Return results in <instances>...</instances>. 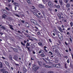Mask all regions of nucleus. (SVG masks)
<instances>
[{
	"label": "nucleus",
	"mask_w": 73,
	"mask_h": 73,
	"mask_svg": "<svg viewBox=\"0 0 73 73\" xmlns=\"http://www.w3.org/2000/svg\"><path fill=\"white\" fill-rule=\"evenodd\" d=\"M3 73H9L7 71H4V72H3Z\"/></svg>",
	"instance_id": "45"
},
{
	"label": "nucleus",
	"mask_w": 73,
	"mask_h": 73,
	"mask_svg": "<svg viewBox=\"0 0 73 73\" xmlns=\"http://www.w3.org/2000/svg\"><path fill=\"white\" fill-rule=\"evenodd\" d=\"M70 66L72 68H73V65L72 64V63L71 62H70Z\"/></svg>",
	"instance_id": "40"
},
{
	"label": "nucleus",
	"mask_w": 73,
	"mask_h": 73,
	"mask_svg": "<svg viewBox=\"0 0 73 73\" xmlns=\"http://www.w3.org/2000/svg\"><path fill=\"white\" fill-rule=\"evenodd\" d=\"M65 42V44H66V45H68V43H67L66 42Z\"/></svg>",
	"instance_id": "56"
},
{
	"label": "nucleus",
	"mask_w": 73,
	"mask_h": 73,
	"mask_svg": "<svg viewBox=\"0 0 73 73\" xmlns=\"http://www.w3.org/2000/svg\"><path fill=\"white\" fill-rule=\"evenodd\" d=\"M39 68V67H37L36 69H35L34 71V72H36V70H37Z\"/></svg>",
	"instance_id": "16"
},
{
	"label": "nucleus",
	"mask_w": 73,
	"mask_h": 73,
	"mask_svg": "<svg viewBox=\"0 0 73 73\" xmlns=\"http://www.w3.org/2000/svg\"><path fill=\"white\" fill-rule=\"evenodd\" d=\"M58 42L59 43V44L58 43H56V44L58 46H60V45L61 44V41H60V40H58Z\"/></svg>",
	"instance_id": "8"
},
{
	"label": "nucleus",
	"mask_w": 73,
	"mask_h": 73,
	"mask_svg": "<svg viewBox=\"0 0 73 73\" xmlns=\"http://www.w3.org/2000/svg\"><path fill=\"white\" fill-rule=\"evenodd\" d=\"M21 44L22 45H23V46H25V44H24L23 42H21Z\"/></svg>",
	"instance_id": "36"
},
{
	"label": "nucleus",
	"mask_w": 73,
	"mask_h": 73,
	"mask_svg": "<svg viewBox=\"0 0 73 73\" xmlns=\"http://www.w3.org/2000/svg\"><path fill=\"white\" fill-rule=\"evenodd\" d=\"M42 14L44 16L45 15V13H44V11H42Z\"/></svg>",
	"instance_id": "29"
},
{
	"label": "nucleus",
	"mask_w": 73,
	"mask_h": 73,
	"mask_svg": "<svg viewBox=\"0 0 73 73\" xmlns=\"http://www.w3.org/2000/svg\"><path fill=\"white\" fill-rule=\"evenodd\" d=\"M55 62H56V63H57V62H58V60H56L55 61Z\"/></svg>",
	"instance_id": "42"
},
{
	"label": "nucleus",
	"mask_w": 73,
	"mask_h": 73,
	"mask_svg": "<svg viewBox=\"0 0 73 73\" xmlns=\"http://www.w3.org/2000/svg\"><path fill=\"white\" fill-rule=\"evenodd\" d=\"M5 64L7 65L8 66V65H9V63H8V62H6Z\"/></svg>",
	"instance_id": "37"
},
{
	"label": "nucleus",
	"mask_w": 73,
	"mask_h": 73,
	"mask_svg": "<svg viewBox=\"0 0 73 73\" xmlns=\"http://www.w3.org/2000/svg\"><path fill=\"white\" fill-rule=\"evenodd\" d=\"M29 46V43H27L26 44V46Z\"/></svg>",
	"instance_id": "44"
},
{
	"label": "nucleus",
	"mask_w": 73,
	"mask_h": 73,
	"mask_svg": "<svg viewBox=\"0 0 73 73\" xmlns=\"http://www.w3.org/2000/svg\"><path fill=\"white\" fill-rule=\"evenodd\" d=\"M23 72L24 73H25V72H27V69L25 68V67H24L23 68Z\"/></svg>",
	"instance_id": "22"
},
{
	"label": "nucleus",
	"mask_w": 73,
	"mask_h": 73,
	"mask_svg": "<svg viewBox=\"0 0 73 73\" xmlns=\"http://www.w3.org/2000/svg\"><path fill=\"white\" fill-rule=\"evenodd\" d=\"M70 25H71V27H73V22H71L70 23Z\"/></svg>",
	"instance_id": "21"
},
{
	"label": "nucleus",
	"mask_w": 73,
	"mask_h": 73,
	"mask_svg": "<svg viewBox=\"0 0 73 73\" xmlns=\"http://www.w3.org/2000/svg\"><path fill=\"white\" fill-rule=\"evenodd\" d=\"M5 9L7 11H10V9H9V8H8L7 7H5Z\"/></svg>",
	"instance_id": "32"
},
{
	"label": "nucleus",
	"mask_w": 73,
	"mask_h": 73,
	"mask_svg": "<svg viewBox=\"0 0 73 73\" xmlns=\"http://www.w3.org/2000/svg\"><path fill=\"white\" fill-rule=\"evenodd\" d=\"M49 53H50V54H51V55H52L53 54V53L52 52L50 51L48 52Z\"/></svg>",
	"instance_id": "34"
},
{
	"label": "nucleus",
	"mask_w": 73,
	"mask_h": 73,
	"mask_svg": "<svg viewBox=\"0 0 73 73\" xmlns=\"http://www.w3.org/2000/svg\"><path fill=\"white\" fill-rule=\"evenodd\" d=\"M0 68H3V63L1 62H0Z\"/></svg>",
	"instance_id": "17"
},
{
	"label": "nucleus",
	"mask_w": 73,
	"mask_h": 73,
	"mask_svg": "<svg viewBox=\"0 0 73 73\" xmlns=\"http://www.w3.org/2000/svg\"><path fill=\"white\" fill-rule=\"evenodd\" d=\"M54 2L55 3H58V1L57 0H55L54 1Z\"/></svg>",
	"instance_id": "54"
},
{
	"label": "nucleus",
	"mask_w": 73,
	"mask_h": 73,
	"mask_svg": "<svg viewBox=\"0 0 73 73\" xmlns=\"http://www.w3.org/2000/svg\"><path fill=\"white\" fill-rule=\"evenodd\" d=\"M42 51H43V50H41L39 51L38 52V53H39V54H40L42 52Z\"/></svg>",
	"instance_id": "33"
},
{
	"label": "nucleus",
	"mask_w": 73,
	"mask_h": 73,
	"mask_svg": "<svg viewBox=\"0 0 73 73\" xmlns=\"http://www.w3.org/2000/svg\"><path fill=\"white\" fill-rule=\"evenodd\" d=\"M8 6L9 8H10L11 9L12 8V6L10 4L8 5Z\"/></svg>",
	"instance_id": "31"
},
{
	"label": "nucleus",
	"mask_w": 73,
	"mask_h": 73,
	"mask_svg": "<svg viewBox=\"0 0 73 73\" xmlns=\"http://www.w3.org/2000/svg\"><path fill=\"white\" fill-rule=\"evenodd\" d=\"M26 48L29 51V52H31V50H30V48L28 47V46H26Z\"/></svg>",
	"instance_id": "23"
},
{
	"label": "nucleus",
	"mask_w": 73,
	"mask_h": 73,
	"mask_svg": "<svg viewBox=\"0 0 73 73\" xmlns=\"http://www.w3.org/2000/svg\"><path fill=\"white\" fill-rule=\"evenodd\" d=\"M48 5L49 7H52V3L50 2H49L48 3Z\"/></svg>",
	"instance_id": "14"
},
{
	"label": "nucleus",
	"mask_w": 73,
	"mask_h": 73,
	"mask_svg": "<svg viewBox=\"0 0 73 73\" xmlns=\"http://www.w3.org/2000/svg\"><path fill=\"white\" fill-rule=\"evenodd\" d=\"M13 49V50L14 51V52H16L17 51V49L16 48H12V49Z\"/></svg>",
	"instance_id": "19"
},
{
	"label": "nucleus",
	"mask_w": 73,
	"mask_h": 73,
	"mask_svg": "<svg viewBox=\"0 0 73 73\" xmlns=\"http://www.w3.org/2000/svg\"><path fill=\"white\" fill-rule=\"evenodd\" d=\"M49 41L51 43H52V40H51V39H49Z\"/></svg>",
	"instance_id": "43"
},
{
	"label": "nucleus",
	"mask_w": 73,
	"mask_h": 73,
	"mask_svg": "<svg viewBox=\"0 0 73 73\" xmlns=\"http://www.w3.org/2000/svg\"><path fill=\"white\" fill-rule=\"evenodd\" d=\"M66 7L67 8H69L70 7V5H68V4L66 5Z\"/></svg>",
	"instance_id": "30"
},
{
	"label": "nucleus",
	"mask_w": 73,
	"mask_h": 73,
	"mask_svg": "<svg viewBox=\"0 0 73 73\" xmlns=\"http://www.w3.org/2000/svg\"><path fill=\"white\" fill-rule=\"evenodd\" d=\"M26 12L27 15H29V11H26Z\"/></svg>",
	"instance_id": "47"
},
{
	"label": "nucleus",
	"mask_w": 73,
	"mask_h": 73,
	"mask_svg": "<svg viewBox=\"0 0 73 73\" xmlns=\"http://www.w3.org/2000/svg\"><path fill=\"white\" fill-rule=\"evenodd\" d=\"M31 23H33L35 25H36V23H35L34 21V20H31Z\"/></svg>",
	"instance_id": "18"
},
{
	"label": "nucleus",
	"mask_w": 73,
	"mask_h": 73,
	"mask_svg": "<svg viewBox=\"0 0 73 73\" xmlns=\"http://www.w3.org/2000/svg\"><path fill=\"white\" fill-rule=\"evenodd\" d=\"M1 11L3 13H5V14H7L8 13L7 11L4 9H2Z\"/></svg>",
	"instance_id": "3"
},
{
	"label": "nucleus",
	"mask_w": 73,
	"mask_h": 73,
	"mask_svg": "<svg viewBox=\"0 0 73 73\" xmlns=\"http://www.w3.org/2000/svg\"><path fill=\"white\" fill-rule=\"evenodd\" d=\"M61 27L62 28H64V26L63 25H62Z\"/></svg>",
	"instance_id": "58"
},
{
	"label": "nucleus",
	"mask_w": 73,
	"mask_h": 73,
	"mask_svg": "<svg viewBox=\"0 0 73 73\" xmlns=\"http://www.w3.org/2000/svg\"><path fill=\"white\" fill-rule=\"evenodd\" d=\"M9 57L10 60H12V56H11V55H10L9 56Z\"/></svg>",
	"instance_id": "15"
},
{
	"label": "nucleus",
	"mask_w": 73,
	"mask_h": 73,
	"mask_svg": "<svg viewBox=\"0 0 73 73\" xmlns=\"http://www.w3.org/2000/svg\"><path fill=\"white\" fill-rule=\"evenodd\" d=\"M58 36L60 40H62V35H58Z\"/></svg>",
	"instance_id": "7"
},
{
	"label": "nucleus",
	"mask_w": 73,
	"mask_h": 73,
	"mask_svg": "<svg viewBox=\"0 0 73 73\" xmlns=\"http://www.w3.org/2000/svg\"><path fill=\"white\" fill-rule=\"evenodd\" d=\"M57 8H60V6L59 5H57Z\"/></svg>",
	"instance_id": "41"
},
{
	"label": "nucleus",
	"mask_w": 73,
	"mask_h": 73,
	"mask_svg": "<svg viewBox=\"0 0 73 73\" xmlns=\"http://www.w3.org/2000/svg\"><path fill=\"white\" fill-rule=\"evenodd\" d=\"M48 73H54L53 71H50L48 72Z\"/></svg>",
	"instance_id": "55"
},
{
	"label": "nucleus",
	"mask_w": 73,
	"mask_h": 73,
	"mask_svg": "<svg viewBox=\"0 0 73 73\" xmlns=\"http://www.w3.org/2000/svg\"><path fill=\"white\" fill-rule=\"evenodd\" d=\"M1 28H2V29H4V30H5V29H6L5 27L3 26H2Z\"/></svg>",
	"instance_id": "26"
},
{
	"label": "nucleus",
	"mask_w": 73,
	"mask_h": 73,
	"mask_svg": "<svg viewBox=\"0 0 73 73\" xmlns=\"http://www.w3.org/2000/svg\"><path fill=\"white\" fill-rule=\"evenodd\" d=\"M48 9L49 11H52V9L51 8H49Z\"/></svg>",
	"instance_id": "61"
},
{
	"label": "nucleus",
	"mask_w": 73,
	"mask_h": 73,
	"mask_svg": "<svg viewBox=\"0 0 73 73\" xmlns=\"http://www.w3.org/2000/svg\"><path fill=\"white\" fill-rule=\"evenodd\" d=\"M64 2L65 3H67L68 2V0H64Z\"/></svg>",
	"instance_id": "27"
},
{
	"label": "nucleus",
	"mask_w": 73,
	"mask_h": 73,
	"mask_svg": "<svg viewBox=\"0 0 73 73\" xmlns=\"http://www.w3.org/2000/svg\"><path fill=\"white\" fill-rule=\"evenodd\" d=\"M13 4L14 5H15V6H17V7H19V4L16 2H14L13 3Z\"/></svg>",
	"instance_id": "12"
},
{
	"label": "nucleus",
	"mask_w": 73,
	"mask_h": 73,
	"mask_svg": "<svg viewBox=\"0 0 73 73\" xmlns=\"http://www.w3.org/2000/svg\"><path fill=\"white\" fill-rule=\"evenodd\" d=\"M53 47H54V48H55V53H57V49H56V48H58V45H55L53 46Z\"/></svg>",
	"instance_id": "4"
},
{
	"label": "nucleus",
	"mask_w": 73,
	"mask_h": 73,
	"mask_svg": "<svg viewBox=\"0 0 73 73\" xmlns=\"http://www.w3.org/2000/svg\"><path fill=\"white\" fill-rule=\"evenodd\" d=\"M67 62L68 63H69V62H70V61H69V59H68L67 60Z\"/></svg>",
	"instance_id": "38"
},
{
	"label": "nucleus",
	"mask_w": 73,
	"mask_h": 73,
	"mask_svg": "<svg viewBox=\"0 0 73 73\" xmlns=\"http://www.w3.org/2000/svg\"><path fill=\"white\" fill-rule=\"evenodd\" d=\"M37 33L38 35H40V32H38Z\"/></svg>",
	"instance_id": "50"
},
{
	"label": "nucleus",
	"mask_w": 73,
	"mask_h": 73,
	"mask_svg": "<svg viewBox=\"0 0 73 73\" xmlns=\"http://www.w3.org/2000/svg\"><path fill=\"white\" fill-rule=\"evenodd\" d=\"M54 67H55L57 68H60L61 67V64H60L59 63L57 64H54L53 65Z\"/></svg>",
	"instance_id": "2"
},
{
	"label": "nucleus",
	"mask_w": 73,
	"mask_h": 73,
	"mask_svg": "<svg viewBox=\"0 0 73 73\" xmlns=\"http://www.w3.org/2000/svg\"><path fill=\"white\" fill-rule=\"evenodd\" d=\"M15 60H17V56L16 57V58H15Z\"/></svg>",
	"instance_id": "60"
},
{
	"label": "nucleus",
	"mask_w": 73,
	"mask_h": 73,
	"mask_svg": "<svg viewBox=\"0 0 73 73\" xmlns=\"http://www.w3.org/2000/svg\"><path fill=\"white\" fill-rule=\"evenodd\" d=\"M44 67H46V68H52V66L48 65H46L43 66Z\"/></svg>",
	"instance_id": "9"
},
{
	"label": "nucleus",
	"mask_w": 73,
	"mask_h": 73,
	"mask_svg": "<svg viewBox=\"0 0 73 73\" xmlns=\"http://www.w3.org/2000/svg\"><path fill=\"white\" fill-rule=\"evenodd\" d=\"M15 65H16V66H19V64H17L16 63H15Z\"/></svg>",
	"instance_id": "53"
},
{
	"label": "nucleus",
	"mask_w": 73,
	"mask_h": 73,
	"mask_svg": "<svg viewBox=\"0 0 73 73\" xmlns=\"http://www.w3.org/2000/svg\"><path fill=\"white\" fill-rule=\"evenodd\" d=\"M26 1L28 4H31V1L30 0H27Z\"/></svg>",
	"instance_id": "20"
},
{
	"label": "nucleus",
	"mask_w": 73,
	"mask_h": 73,
	"mask_svg": "<svg viewBox=\"0 0 73 73\" xmlns=\"http://www.w3.org/2000/svg\"><path fill=\"white\" fill-rule=\"evenodd\" d=\"M38 6L40 7V8H45V6L41 4H39Z\"/></svg>",
	"instance_id": "5"
},
{
	"label": "nucleus",
	"mask_w": 73,
	"mask_h": 73,
	"mask_svg": "<svg viewBox=\"0 0 73 73\" xmlns=\"http://www.w3.org/2000/svg\"><path fill=\"white\" fill-rule=\"evenodd\" d=\"M26 27L27 28H29V24L27 22H26Z\"/></svg>",
	"instance_id": "6"
},
{
	"label": "nucleus",
	"mask_w": 73,
	"mask_h": 73,
	"mask_svg": "<svg viewBox=\"0 0 73 73\" xmlns=\"http://www.w3.org/2000/svg\"><path fill=\"white\" fill-rule=\"evenodd\" d=\"M59 2L60 5L62 6V0H59Z\"/></svg>",
	"instance_id": "10"
},
{
	"label": "nucleus",
	"mask_w": 73,
	"mask_h": 73,
	"mask_svg": "<svg viewBox=\"0 0 73 73\" xmlns=\"http://www.w3.org/2000/svg\"><path fill=\"white\" fill-rule=\"evenodd\" d=\"M2 17L3 18V19H5V16L4 15Z\"/></svg>",
	"instance_id": "57"
},
{
	"label": "nucleus",
	"mask_w": 73,
	"mask_h": 73,
	"mask_svg": "<svg viewBox=\"0 0 73 73\" xmlns=\"http://www.w3.org/2000/svg\"><path fill=\"white\" fill-rule=\"evenodd\" d=\"M29 40H31V41H33V40L32 39H31L30 38H29L27 40V41H29Z\"/></svg>",
	"instance_id": "25"
},
{
	"label": "nucleus",
	"mask_w": 73,
	"mask_h": 73,
	"mask_svg": "<svg viewBox=\"0 0 73 73\" xmlns=\"http://www.w3.org/2000/svg\"><path fill=\"white\" fill-rule=\"evenodd\" d=\"M44 50H45V52H46V53H48V51H47V50L46 49L44 48Z\"/></svg>",
	"instance_id": "46"
},
{
	"label": "nucleus",
	"mask_w": 73,
	"mask_h": 73,
	"mask_svg": "<svg viewBox=\"0 0 73 73\" xmlns=\"http://www.w3.org/2000/svg\"><path fill=\"white\" fill-rule=\"evenodd\" d=\"M69 39L71 42H72V38H69Z\"/></svg>",
	"instance_id": "52"
},
{
	"label": "nucleus",
	"mask_w": 73,
	"mask_h": 73,
	"mask_svg": "<svg viewBox=\"0 0 73 73\" xmlns=\"http://www.w3.org/2000/svg\"><path fill=\"white\" fill-rule=\"evenodd\" d=\"M70 29V28H68L67 30V31H69Z\"/></svg>",
	"instance_id": "64"
},
{
	"label": "nucleus",
	"mask_w": 73,
	"mask_h": 73,
	"mask_svg": "<svg viewBox=\"0 0 73 73\" xmlns=\"http://www.w3.org/2000/svg\"><path fill=\"white\" fill-rule=\"evenodd\" d=\"M66 34L67 35H70V33H69V32H67Z\"/></svg>",
	"instance_id": "49"
},
{
	"label": "nucleus",
	"mask_w": 73,
	"mask_h": 73,
	"mask_svg": "<svg viewBox=\"0 0 73 73\" xmlns=\"http://www.w3.org/2000/svg\"><path fill=\"white\" fill-rule=\"evenodd\" d=\"M33 53L34 54H35V53H36V52H35V51H33Z\"/></svg>",
	"instance_id": "63"
},
{
	"label": "nucleus",
	"mask_w": 73,
	"mask_h": 73,
	"mask_svg": "<svg viewBox=\"0 0 73 73\" xmlns=\"http://www.w3.org/2000/svg\"><path fill=\"white\" fill-rule=\"evenodd\" d=\"M38 64L40 66V67H43V66H44L46 65L45 63H42L41 61H38Z\"/></svg>",
	"instance_id": "1"
},
{
	"label": "nucleus",
	"mask_w": 73,
	"mask_h": 73,
	"mask_svg": "<svg viewBox=\"0 0 73 73\" xmlns=\"http://www.w3.org/2000/svg\"><path fill=\"white\" fill-rule=\"evenodd\" d=\"M38 67V66H37L36 65H34L33 66V69H36Z\"/></svg>",
	"instance_id": "11"
},
{
	"label": "nucleus",
	"mask_w": 73,
	"mask_h": 73,
	"mask_svg": "<svg viewBox=\"0 0 73 73\" xmlns=\"http://www.w3.org/2000/svg\"><path fill=\"white\" fill-rule=\"evenodd\" d=\"M59 30L60 31V32H61V33H62V29H61V28H59Z\"/></svg>",
	"instance_id": "28"
},
{
	"label": "nucleus",
	"mask_w": 73,
	"mask_h": 73,
	"mask_svg": "<svg viewBox=\"0 0 73 73\" xmlns=\"http://www.w3.org/2000/svg\"><path fill=\"white\" fill-rule=\"evenodd\" d=\"M36 8H35V6H32V9H35Z\"/></svg>",
	"instance_id": "35"
},
{
	"label": "nucleus",
	"mask_w": 73,
	"mask_h": 73,
	"mask_svg": "<svg viewBox=\"0 0 73 73\" xmlns=\"http://www.w3.org/2000/svg\"><path fill=\"white\" fill-rule=\"evenodd\" d=\"M70 8H68L67 9V11H70Z\"/></svg>",
	"instance_id": "62"
},
{
	"label": "nucleus",
	"mask_w": 73,
	"mask_h": 73,
	"mask_svg": "<svg viewBox=\"0 0 73 73\" xmlns=\"http://www.w3.org/2000/svg\"><path fill=\"white\" fill-rule=\"evenodd\" d=\"M31 63L30 62L29 63V68H30L31 66Z\"/></svg>",
	"instance_id": "39"
},
{
	"label": "nucleus",
	"mask_w": 73,
	"mask_h": 73,
	"mask_svg": "<svg viewBox=\"0 0 73 73\" xmlns=\"http://www.w3.org/2000/svg\"><path fill=\"white\" fill-rule=\"evenodd\" d=\"M40 56L43 57H45V55L44 54V53H42H42L40 54Z\"/></svg>",
	"instance_id": "13"
},
{
	"label": "nucleus",
	"mask_w": 73,
	"mask_h": 73,
	"mask_svg": "<svg viewBox=\"0 0 73 73\" xmlns=\"http://www.w3.org/2000/svg\"><path fill=\"white\" fill-rule=\"evenodd\" d=\"M15 15L16 16H17V17H20V16H19V15H17V14H15Z\"/></svg>",
	"instance_id": "48"
},
{
	"label": "nucleus",
	"mask_w": 73,
	"mask_h": 73,
	"mask_svg": "<svg viewBox=\"0 0 73 73\" xmlns=\"http://www.w3.org/2000/svg\"><path fill=\"white\" fill-rule=\"evenodd\" d=\"M21 22H22L23 23H25V21L23 20H22L21 21Z\"/></svg>",
	"instance_id": "59"
},
{
	"label": "nucleus",
	"mask_w": 73,
	"mask_h": 73,
	"mask_svg": "<svg viewBox=\"0 0 73 73\" xmlns=\"http://www.w3.org/2000/svg\"><path fill=\"white\" fill-rule=\"evenodd\" d=\"M64 58H68V57L67 56H63Z\"/></svg>",
	"instance_id": "51"
},
{
	"label": "nucleus",
	"mask_w": 73,
	"mask_h": 73,
	"mask_svg": "<svg viewBox=\"0 0 73 73\" xmlns=\"http://www.w3.org/2000/svg\"><path fill=\"white\" fill-rule=\"evenodd\" d=\"M38 45H39V46H41V45H42V43L40 42H39V43H38Z\"/></svg>",
	"instance_id": "24"
}]
</instances>
